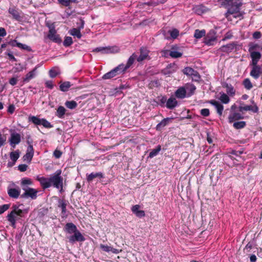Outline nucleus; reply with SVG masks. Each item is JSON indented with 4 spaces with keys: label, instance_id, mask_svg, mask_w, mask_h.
<instances>
[{
    "label": "nucleus",
    "instance_id": "nucleus-1",
    "mask_svg": "<svg viewBox=\"0 0 262 262\" xmlns=\"http://www.w3.org/2000/svg\"><path fill=\"white\" fill-rule=\"evenodd\" d=\"M220 4L227 9L225 13L226 17L229 19L230 15H233L235 18L242 17L243 13L240 11L242 3L236 0H218Z\"/></svg>",
    "mask_w": 262,
    "mask_h": 262
},
{
    "label": "nucleus",
    "instance_id": "nucleus-2",
    "mask_svg": "<svg viewBox=\"0 0 262 262\" xmlns=\"http://www.w3.org/2000/svg\"><path fill=\"white\" fill-rule=\"evenodd\" d=\"M64 230L69 234H73L67 237L69 242L71 244H74L76 242H81L85 241L84 237L77 229V227L72 223L66 224Z\"/></svg>",
    "mask_w": 262,
    "mask_h": 262
},
{
    "label": "nucleus",
    "instance_id": "nucleus-3",
    "mask_svg": "<svg viewBox=\"0 0 262 262\" xmlns=\"http://www.w3.org/2000/svg\"><path fill=\"white\" fill-rule=\"evenodd\" d=\"M61 170H57L55 173L50 177L51 186L53 185L54 187L60 189L61 191L63 187V178L61 176Z\"/></svg>",
    "mask_w": 262,
    "mask_h": 262
},
{
    "label": "nucleus",
    "instance_id": "nucleus-4",
    "mask_svg": "<svg viewBox=\"0 0 262 262\" xmlns=\"http://www.w3.org/2000/svg\"><path fill=\"white\" fill-rule=\"evenodd\" d=\"M23 210H18L16 212L15 211H12L8 214L7 216V220L13 228H15L16 221L23 216Z\"/></svg>",
    "mask_w": 262,
    "mask_h": 262
},
{
    "label": "nucleus",
    "instance_id": "nucleus-5",
    "mask_svg": "<svg viewBox=\"0 0 262 262\" xmlns=\"http://www.w3.org/2000/svg\"><path fill=\"white\" fill-rule=\"evenodd\" d=\"M252 67L250 75L255 79H257L262 74V66L258 64H250Z\"/></svg>",
    "mask_w": 262,
    "mask_h": 262
},
{
    "label": "nucleus",
    "instance_id": "nucleus-6",
    "mask_svg": "<svg viewBox=\"0 0 262 262\" xmlns=\"http://www.w3.org/2000/svg\"><path fill=\"white\" fill-rule=\"evenodd\" d=\"M25 192L20 195L21 198H30L32 199H35L37 198V190L34 188L26 187L24 188L23 190Z\"/></svg>",
    "mask_w": 262,
    "mask_h": 262
},
{
    "label": "nucleus",
    "instance_id": "nucleus-7",
    "mask_svg": "<svg viewBox=\"0 0 262 262\" xmlns=\"http://www.w3.org/2000/svg\"><path fill=\"white\" fill-rule=\"evenodd\" d=\"M49 29H50L48 35V38L53 42L56 43L61 42V40L59 35L57 34L56 31L54 27L50 26Z\"/></svg>",
    "mask_w": 262,
    "mask_h": 262
},
{
    "label": "nucleus",
    "instance_id": "nucleus-8",
    "mask_svg": "<svg viewBox=\"0 0 262 262\" xmlns=\"http://www.w3.org/2000/svg\"><path fill=\"white\" fill-rule=\"evenodd\" d=\"M9 141L10 145L14 148L15 145L18 144L21 141L20 135L15 132H12Z\"/></svg>",
    "mask_w": 262,
    "mask_h": 262
},
{
    "label": "nucleus",
    "instance_id": "nucleus-9",
    "mask_svg": "<svg viewBox=\"0 0 262 262\" xmlns=\"http://www.w3.org/2000/svg\"><path fill=\"white\" fill-rule=\"evenodd\" d=\"M28 143L29 145L27 147L26 154L23 156V160L24 161L30 163L34 155V149L33 145L29 141H28Z\"/></svg>",
    "mask_w": 262,
    "mask_h": 262
},
{
    "label": "nucleus",
    "instance_id": "nucleus-10",
    "mask_svg": "<svg viewBox=\"0 0 262 262\" xmlns=\"http://www.w3.org/2000/svg\"><path fill=\"white\" fill-rule=\"evenodd\" d=\"M140 55L137 56V61L140 62L144 60L149 59V51L145 48L142 47L140 49Z\"/></svg>",
    "mask_w": 262,
    "mask_h": 262
},
{
    "label": "nucleus",
    "instance_id": "nucleus-11",
    "mask_svg": "<svg viewBox=\"0 0 262 262\" xmlns=\"http://www.w3.org/2000/svg\"><path fill=\"white\" fill-rule=\"evenodd\" d=\"M239 111L240 112H243L244 111H250L253 113H256L258 112V107L256 104L253 105H245V106H239L238 107Z\"/></svg>",
    "mask_w": 262,
    "mask_h": 262
},
{
    "label": "nucleus",
    "instance_id": "nucleus-12",
    "mask_svg": "<svg viewBox=\"0 0 262 262\" xmlns=\"http://www.w3.org/2000/svg\"><path fill=\"white\" fill-rule=\"evenodd\" d=\"M237 46V43L235 42H231L228 43L226 45L222 46L220 49L219 50L226 53H230L235 48H236Z\"/></svg>",
    "mask_w": 262,
    "mask_h": 262
},
{
    "label": "nucleus",
    "instance_id": "nucleus-13",
    "mask_svg": "<svg viewBox=\"0 0 262 262\" xmlns=\"http://www.w3.org/2000/svg\"><path fill=\"white\" fill-rule=\"evenodd\" d=\"M216 37L215 35H212L211 33H208L204 38L203 42L209 46H213L216 41Z\"/></svg>",
    "mask_w": 262,
    "mask_h": 262
},
{
    "label": "nucleus",
    "instance_id": "nucleus-14",
    "mask_svg": "<svg viewBox=\"0 0 262 262\" xmlns=\"http://www.w3.org/2000/svg\"><path fill=\"white\" fill-rule=\"evenodd\" d=\"M249 53L251 58L250 64H258V61L261 58V54L259 52H253Z\"/></svg>",
    "mask_w": 262,
    "mask_h": 262
},
{
    "label": "nucleus",
    "instance_id": "nucleus-15",
    "mask_svg": "<svg viewBox=\"0 0 262 262\" xmlns=\"http://www.w3.org/2000/svg\"><path fill=\"white\" fill-rule=\"evenodd\" d=\"M95 52H100L102 54L112 53L114 52L113 47H98L93 50Z\"/></svg>",
    "mask_w": 262,
    "mask_h": 262
},
{
    "label": "nucleus",
    "instance_id": "nucleus-16",
    "mask_svg": "<svg viewBox=\"0 0 262 262\" xmlns=\"http://www.w3.org/2000/svg\"><path fill=\"white\" fill-rule=\"evenodd\" d=\"M209 103L215 106L217 114L221 116L223 113V111L224 110V106L222 104L220 103L218 101L214 100H211L209 101Z\"/></svg>",
    "mask_w": 262,
    "mask_h": 262
},
{
    "label": "nucleus",
    "instance_id": "nucleus-17",
    "mask_svg": "<svg viewBox=\"0 0 262 262\" xmlns=\"http://www.w3.org/2000/svg\"><path fill=\"white\" fill-rule=\"evenodd\" d=\"M248 47L249 53L253 52H258V50H259L262 51V47L259 46L257 43L250 42L248 44Z\"/></svg>",
    "mask_w": 262,
    "mask_h": 262
},
{
    "label": "nucleus",
    "instance_id": "nucleus-18",
    "mask_svg": "<svg viewBox=\"0 0 262 262\" xmlns=\"http://www.w3.org/2000/svg\"><path fill=\"white\" fill-rule=\"evenodd\" d=\"M20 190L19 188H9L8 189V193L9 195L12 198L17 199L20 195Z\"/></svg>",
    "mask_w": 262,
    "mask_h": 262
},
{
    "label": "nucleus",
    "instance_id": "nucleus-19",
    "mask_svg": "<svg viewBox=\"0 0 262 262\" xmlns=\"http://www.w3.org/2000/svg\"><path fill=\"white\" fill-rule=\"evenodd\" d=\"M37 180L40 182L43 188H47L51 187L50 178L48 179L43 177H38Z\"/></svg>",
    "mask_w": 262,
    "mask_h": 262
},
{
    "label": "nucleus",
    "instance_id": "nucleus-20",
    "mask_svg": "<svg viewBox=\"0 0 262 262\" xmlns=\"http://www.w3.org/2000/svg\"><path fill=\"white\" fill-rule=\"evenodd\" d=\"M136 60H137V55L134 53L128 59L125 68L128 69L133 68V66Z\"/></svg>",
    "mask_w": 262,
    "mask_h": 262
},
{
    "label": "nucleus",
    "instance_id": "nucleus-21",
    "mask_svg": "<svg viewBox=\"0 0 262 262\" xmlns=\"http://www.w3.org/2000/svg\"><path fill=\"white\" fill-rule=\"evenodd\" d=\"M243 118L244 117L239 113L236 112L231 113L228 117L229 123H232L235 120L243 119Z\"/></svg>",
    "mask_w": 262,
    "mask_h": 262
},
{
    "label": "nucleus",
    "instance_id": "nucleus-22",
    "mask_svg": "<svg viewBox=\"0 0 262 262\" xmlns=\"http://www.w3.org/2000/svg\"><path fill=\"white\" fill-rule=\"evenodd\" d=\"M177 104L178 101L176 98L170 97L167 100L166 106L167 108L169 109H173L177 105Z\"/></svg>",
    "mask_w": 262,
    "mask_h": 262
},
{
    "label": "nucleus",
    "instance_id": "nucleus-23",
    "mask_svg": "<svg viewBox=\"0 0 262 262\" xmlns=\"http://www.w3.org/2000/svg\"><path fill=\"white\" fill-rule=\"evenodd\" d=\"M186 91L184 87L179 88L175 92L176 96L178 98H184L186 97Z\"/></svg>",
    "mask_w": 262,
    "mask_h": 262
},
{
    "label": "nucleus",
    "instance_id": "nucleus-24",
    "mask_svg": "<svg viewBox=\"0 0 262 262\" xmlns=\"http://www.w3.org/2000/svg\"><path fill=\"white\" fill-rule=\"evenodd\" d=\"M37 68H35L32 71L29 72L26 76L25 78H24L23 81L25 82H29L31 79L33 78L35 75L36 73Z\"/></svg>",
    "mask_w": 262,
    "mask_h": 262
},
{
    "label": "nucleus",
    "instance_id": "nucleus-25",
    "mask_svg": "<svg viewBox=\"0 0 262 262\" xmlns=\"http://www.w3.org/2000/svg\"><path fill=\"white\" fill-rule=\"evenodd\" d=\"M101 178L103 177L102 173L101 172H96V173H91L90 174L87 175L86 179L88 182H91L93 180L96 178Z\"/></svg>",
    "mask_w": 262,
    "mask_h": 262
},
{
    "label": "nucleus",
    "instance_id": "nucleus-26",
    "mask_svg": "<svg viewBox=\"0 0 262 262\" xmlns=\"http://www.w3.org/2000/svg\"><path fill=\"white\" fill-rule=\"evenodd\" d=\"M66 110L63 106H60L57 109L56 116H57L59 118H63L66 113Z\"/></svg>",
    "mask_w": 262,
    "mask_h": 262
},
{
    "label": "nucleus",
    "instance_id": "nucleus-27",
    "mask_svg": "<svg viewBox=\"0 0 262 262\" xmlns=\"http://www.w3.org/2000/svg\"><path fill=\"white\" fill-rule=\"evenodd\" d=\"M32 181L31 179L29 178H23L21 180L20 185L22 187V189L24 190V188H29L28 185H31L32 184Z\"/></svg>",
    "mask_w": 262,
    "mask_h": 262
},
{
    "label": "nucleus",
    "instance_id": "nucleus-28",
    "mask_svg": "<svg viewBox=\"0 0 262 262\" xmlns=\"http://www.w3.org/2000/svg\"><path fill=\"white\" fill-rule=\"evenodd\" d=\"M9 13L16 20H18L20 18L18 11L14 7L10 8L9 9Z\"/></svg>",
    "mask_w": 262,
    "mask_h": 262
},
{
    "label": "nucleus",
    "instance_id": "nucleus-29",
    "mask_svg": "<svg viewBox=\"0 0 262 262\" xmlns=\"http://www.w3.org/2000/svg\"><path fill=\"white\" fill-rule=\"evenodd\" d=\"M59 207L61 208V214L62 217H65L67 211L66 206L67 203L63 200H60L59 201Z\"/></svg>",
    "mask_w": 262,
    "mask_h": 262
},
{
    "label": "nucleus",
    "instance_id": "nucleus-30",
    "mask_svg": "<svg viewBox=\"0 0 262 262\" xmlns=\"http://www.w3.org/2000/svg\"><path fill=\"white\" fill-rule=\"evenodd\" d=\"M71 86V84L69 81H66L60 85L59 88L60 91L62 92H67Z\"/></svg>",
    "mask_w": 262,
    "mask_h": 262
},
{
    "label": "nucleus",
    "instance_id": "nucleus-31",
    "mask_svg": "<svg viewBox=\"0 0 262 262\" xmlns=\"http://www.w3.org/2000/svg\"><path fill=\"white\" fill-rule=\"evenodd\" d=\"M161 147L160 145H158L157 146V147L155 148V149H153L150 152H149V154L148 155V158H154V157L156 156L158 154L159 152H160V151L161 150Z\"/></svg>",
    "mask_w": 262,
    "mask_h": 262
},
{
    "label": "nucleus",
    "instance_id": "nucleus-32",
    "mask_svg": "<svg viewBox=\"0 0 262 262\" xmlns=\"http://www.w3.org/2000/svg\"><path fill=\"white\" fill-rule=\"evenodd\" d=\"M206 34V31L205 30H200L199 29H196L195 30L194 37L195 38L199 39L202 38L203 36H205Z\"/></svg>",
    "mask_w": 262,
    "mask_h": 262
},
{
    "label": "nucleus",
    "instance_id": "nucleus-33",
    "mask_svg": "<svg viewBox=\"0 0 262 262\" xmlns=\"http://www.w3.org/2000/svg\"><path fill=\"white\" fill-rule=\"evenodd\" d=\"M171 118H166L163 119L159 123H158L157 125V129H159L162 127H164L167 125L169 121L171 120Z\"/></svg>",
    "mask_w": 262,
    "mask_h": 262
},
{
    "label": "nucleus",
    "instance_id": "nucleus-34",
    "mask_svg": "<svg viewBox=\"0 0 262 262\" xmlns=\"http://www.w3.org/2000/svg\"><path fill=\"white\" fill-rule=\"evenodd\" d=\"M69 33L71 35L76 36L78 38H80L81 37V34L78 29L73 28L70 30Z\"/></svg>",
    "mask_w": 262,
    "mask_h": 262
},
{
    "label": "nucleus",
    "instance_id": "nucleus-35",
    "mask_svg": "<svg viewBox=\"0 0 262 262\" xmlns=\"http://www.w3.org/2000/svg\"><path fill=\"white\" fill-rule=\"evenodd\" d=\"M29 120L35 125H41L42 119L33 116L29 117Z\"/></svg>",
    "mask_w": 262,
    "mask_h": 262
},
{
    "label": "nucleus",
    "instance_id": "nucleus-36",
    "mask_svg": "<svg viewBox=\"0 0 262 262\" xmlns=\"http://www.w3.org/2000/svg\"><path fill=\"white\" fill-rule=\"evenodd\" d=\"M65 105L67 107L70 108V109H74L77 106V103L74 101H67L65 102Z\"/></svg>",
    "mask_w": 262,
    "mask_h": 262
},
{
    "label": "nucleus",
    "instance_id": "nucleus-37",
    "mask_svg": "<svg viewBox=\"0 0 262 262\" xmlns=\"http://www.w3.org/2000/svg\"><path fill=\"white\" fill-rule=\"evenodd\" d=\"M246 125V122L244 121L235 122L233 123V126L235 129H242L245 127Z\"/></svg>",
    "mask_w": 262,
    "mask_h": 262
},
{
    "label": "nucleus",
    "instance_id": "nucleus-38",
    "mask_svg": "<svg viewBox=\"0 0 262 262\" xmlns=\"http://www.w3.org/2000/svg\"><path fill=\"white\" fill-rule=\"evenodd\" d=\"M10 157L12 161L15 163L19 157V152L18 150L10 152Z\"/></svg>",
    "mask_w": 262,
    "mask_h": 262
},
{
    "label": "nucleus",
    "instance_id": "nucleus-39",
    "mask_svg": "<svg viewBox=\"0 0 262 262\" xmlns=\"http://www.w3.org/2000/svg\"><path fill=\"white\" fill-rule=\"evenodd\" d=\"M219 99L222 103L225 104L228 103L230 101L229 97L227 96V94L224 93H221V96Z\"/></svg>",
    "mask_w": 262,
    "mask_h": 262
},
{
    "label": "nucleus",
    "instance_id": "nucleus-40",
    "mask_svg": "<svg viewBox=\"0 0 262 262\" xmlns=\"http://www.w3.org/2000/svg\"><path fill=\"white\" fill-rule=\"evenodd\" d=\"M115 76V69H112L110 72L105 74L103 76V79H108Z\"/></svg>",
    "mask_w": 262,
    "mask_h": 262
},
{
    "label": "nucleus",
    "instance_id": "nucleus-41",
    "mask_svg": "<svg viewBox=\"0 0 262 262\" xmlns=\"http://www.w3.org/2000/svg\"><path fill=\"white\" fill-rule=\"evenodd\" d=\"M125 65L123 64H120L117 67H116V73H121L126 71L128 69H126Z\"/></svg>",
    "mask_w": 262,
    "mask_h": 262
},
{
    "label": "nucleus",
    "instance_id": "nucleus-42",
    "mask_svg": "<svg viewBox=\"0 0 262 262\" xmlns=\"http://www.w3.org/2000/svg\"><path fill=\"white\" fill-rule=\"evenodd\" d=\"M243 84L247 90H250L253 87L252 84L249 78H246L244 80Z\"/></svg>",
    "mask_w": 262,
    "mask_h": 262
},
{
    "label": "nucleus",
    "instance_id": "nucleus-43",
    "mask_svg": "<svg viewBox=\"0 0 262 262\" xmlns=\"http://www.w3.org/2000/svg\"><path fill=\"white\" fill-rule=\"evenodd\" d=\"M59 74V71L56 68H53L49 71V75L51 78H54Z\"/></svg>",
    "mask_w": 262,
    "mask_h": 262
},
{
    "label": "nucleus",
    "instance_id": "nucleus-44",
    "mask_svg": "<svg viewBox=\"0 0 262 262\" xmlns=\"http://www.w3.org/2000/svg\"><path fill=\"white\" fill-rule=\"evenodd\" d=\"M194 71L195 70L194 69L189 67L185 68L183 70L184 74L189 76H191Z\"/></svg>",
    "mask_w": 262,
    "mask_h": 262
},
{
    "label": "nucleus",
    "instance_id": "nucleus-45",
    "mask_svg": "<svg viewBox=\"0 0 262 262\" xmlns=\"http://www.w3.org/2000/svg\"><path fill=\"white\" fill-rule=\"evenodd\" d=\"M73 43V40L71 37L67 36L66 37L63 44L64 47H69Z\"/></svg>",
    "mask_w": 262,
    "mask_h": 262
},
{
    "label": "nucleus",
    "instance_id": "nucleus-46",
    "mask_svg": "<svg viewBox=\"0 0 262 262\" xmlns=\"http://www.w3.org/2000/svg\"><path fill=\"white\" fill-rule=\"evenodd\" d=\"M169 56L174 58L180 57L182 56V53L177 51H171L169 52Z\"/></svg>",
    "mask_w": 262,
    "mask_h": 262
},
{
    "label": "nucleus",
    "instance_id": "nucleus-47",
    "mask_svg": "<svg viewBox=\"0 0 262 262\" xmlns=\"http://www.w3.org/2000/svg\"><path fill=\"white\" fill-rule=\"evenodd\" d=\"M58 2L64 6H69L71 3H76V0H58Z\"/></svg>",
    "mask_w": 262,
    "mask_h": 262
},
{
    "label": "nucleus",
    "instance_id": "nucleus-48",
    "mask_svg": "<svg viewBox=\"0 0 262 262\" xmlns=\"http://www.w3.org/2000/svg\"><path fill=\"white\" fill-rule=\"evenodd\" d=\"M191 76L193 81L199 82L200 80V75L196 71H195Z\"/></svg>",
    "mask_w": 262,
    "mask_h": 262
},
{
    "label": "nucleus",
    "instance_id": "nucleus-49",
    "mask_svg": "<svg viewBox=\"0 0 262 262\" xmlns=\"http://www.w3.org/2000/svg\"><path fill=\"white\" fill-rule=\"evenodd\" d=\"M17 47H18V48H19L20 49L26 50L28 51H30L31 50V49L29 46H27V45L23 44L20 42H18V43L17 44Z\"/></svg>",
    "mask_w": 262,
    "mask_h": 262
},
{
    "label": "nucleus",
    "instance_id": "nucleus-50",
    "mask_svg": "<svg viewBox=\"0 0 262 262\" xmlns=\"http://www.w3.org/2000/svg\"><path fill=\"white\" fill-rule=\"evenodd\" d=\"M169 32L171 37L174 39L176 38L179 34V31L176 29H173L171 31H169Z\"/></svg>",
    "mask_w": 262,
    "mask_h": 262
},
{
    "label": "nucleus",
    "instance_id": "nucleus-51",
    "mask_svg": "<svg viewBox=\"0 0 262 262\" xmlns=\"http://www.w3.org/2000/svg\"><path fill=\"white\" fill-rule=\"evenodd\" d=\"M226 87L227 88L226 91H227V93L228 94H229V95L234 94L235 91L234 90L233 87L231 85H230V84L229 85V84H227Z\"/></svg>",
    "mask_w": 262,
    "mask_h": 262
},
{
    "label": "nucleus",
    "instance_id": "nucleus-52",
    "mask_svg": "<svg viewBox=\"0 0 262 262\" xmlns=\"http://www.w3.org/2000/svg\"><path fill=\"white\" fill-rule=\"evenodd\" d=\"M6 142V137L0 132V148L4 146Z\"/></svg>",
    "mask_w": 262,
    "mask_h": 262
},
{
    "label": "nucleus",
    "instance_id": "nucleus-53",
    "mask_svg": "<svg viewBox=\"0 0 262 262\" xmlns=\"http://www.w3.org/2000/svg\"><path fill=\"white\" fill-rule=\"evenodd\" d=\"M41 125L48 128L52 127V125L51 123L45 119H42Z\"/></svg>",
    "mask_w": 262,
    "mask_h": 262
},
{
    "label": "nucleus",
    "instance_id": "nucleus-54",
    "mask_svg": "<svg viewBox=\"0 0 262 262\" xmlns=\"http://www.w3.org/2000/svg\"><path fill=\"white\" fill-rule=\"evenodd\" d=\"M201 114L204 117H208L210 115L209 110L208 108H203L200 111Z\"/></svg>",
    "mask_w": 262,
    "mask_h": 262
},
{
    "label": "nucleus",
    "instance_id": "nucleus-55",
    "mask_svg": "<svg viewBox=\"0 0 262 262\" xmlns=\"http://www.w3.org/2000/svg\"><path fill=\"white\" fill-rule=\"evenodd\" d=\"M126 88L127 86H125V85H121L119 88H116V96L118 94H121L122 90L126 89Z\"/></svg>",
    "mask_w": 262,
    "mask_h": 262
},
{
    "label": "nucleus",
    "instance_id": "nucleus-56",
    "mask_svg": "<svg viewBox=\"0 0 262 262\" xmlns=\"http://www.w3.org/2000/svg\"><path fill=\"white\" fill-rule=\"evenodd\" d=\"M10 207L9 204H5L2 206H0V214L4 213L5 211L8 210Z\"/></svg>",
    "mask_w": 262,
    "mask_h": 262
},
{
    "label": "nucleus",
    "instance_id": "nucleus-57",
    "mask_svg": "<svg viewBox=\"0 0 262 262\" xmlns=\"http://www.w3.org/2000/svg\"><path fill=\"white\" fill-rule=\"evenodd\" d=\"M262 36L261 33L259 31H255L252 34V37L255 39H258Z\"/></svg>",
    "mask_w": 262,
    "mask_h": 262
},
{
    "label": "nucleus",
    "instance_id": "nucleus-58",
    "mask_svg": "<svg viewBox=\"0 0 262 262\" xmlns=\"http://www.w3.org/2000/svg\"><path fill=\"white\" fill-rule=\"evenodd\" d=\"M186 89L188 90L191 94H193L196 89L195 85L192 84H189L186 85Z\"/></svg>",
    "mask_w": 262,
    "mask_h": 262
},
{
    "label": "nucleus",
    "instance_id": "nucleus-59",
    "mask_svg": "<svg viewBox=\"0 0 262 262\" xmlns=\"http://www.w3.org/2000/svg\"><path fill=\"white\" fill-rule=\"evenodd\" d=\"M232 36L233 35L232 33L231 32H228L225 34L224 38L222 39V40L225 41L227 39H229L231 38Z\"/></svg>",
    "mask_w": 262,
    "mask_h": 262
},
{
    "label": "nucleus",
    "instance_id": "nucleus-60",
    "mask_svg": "<svg viewBox=\"0 0 262 262\" xmlns=\"http://www.w3.org/2000/svg\"><path fill=\"white\" fill-rule=\"evenodd\" d=\"M45 85L46 87L50 89H52L54 87V84H53V82L51 80L47 81L45 82Z\"/></svg>",
    "mask_w": 262,
    "mask_h": 262
},
{
    "label": "nucleus",
    "instance_id": "nucleus-61",
    "mask_svg": "<svg viewBox=\"0 0 262 262\" xmlns=\"http://www.w3.org/2000/svg\"><path fill=\"white\" fill-rule=\"evenodd\" d=\"M101 248L104 251L109 252L110 251H112L113 250V248L105 245H101L100 246Z\"/></svg>",
    "mask_w": 262,
    "mask_h": 262
},
{
    "label": "nucleus",
    "instance_id": "nucleus-62",
    "mask_svg": "<svg viewBox=\"0 0 262 262\" xmlns=\"http://www.w3.org/2000/svg\"><path fill=\"white\" fill-rule=\"evenodd\" d=\"M18 170L21 172L25 171L27 168V165L25 164L19 165L18 167Z\"/></svg>",
    "mask_w": 262,
    "mask_h": 262
},
{
    "label": "nucleus",
    "instance_id": "nucleus-63",
    "mask_svg": "<svg viewBox=\"0 0 262 262\" xmlns=\"http://www.w3.org/2000/svg\"><path fill=\"white\" fill-rule=\"evenodd\" d=\"M53 155L56 158L58 159L61 156L62 152L60 150L56 149L54 151Z\"/></svg>",
    "mask_w": 262,
    "mask_h": 262
},
{
    "label": "nucleus",
    "instance_id": "nucleus-64",
    "mask_svg": "<svg viewBox=\"0 0 262 262\" xmlns=\"http://www.w3.org/2000/svg\"><path fill=\"white\" fill-rule=\"evenodd\" d=\"M135 214L138 217H142L145 216V212L143 210H139Z\"/></svg>",
    "mask_w": 262,
    "mask_h": 262
}]
</instances>
